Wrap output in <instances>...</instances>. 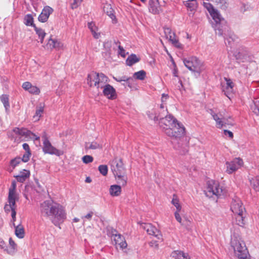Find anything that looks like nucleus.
I'll list each match as a JSON object with an SVG mask.
<instances>
[{
  "mask_svg": "<svg viewBox=\"0 0 259 259\" xmlns=\"http://www.w3.org/2000/svg\"><path fill=\"white\" fill-rule=\"evenodd\" d=\"M16 183L15 181H12L11 187L9 190L8 202L5 205L4 209L6 213H8L11 212L12 217V222L13 225L15 227V235L19 238H23L24 237V227L21 225L15 226V222L16 218V201L18 199V196L16 192Z\"/></svg>",
  "mask_w": 259,
  "mask_h": 259,
  "instance_id": "f257e3e1",
  "label": "nucleus"
},
{
  "mask_svg": "<svg viewBox=\"0 0 259 259\" xmlns=\"http://www.w3.org/2000/svg\"><path fill=\"white\" fill-rule=\"evenodd\" d=\"M111 171L118 184L124 186L126 185L127 178L126 169L121 158L115 157L109 162Z\"/></svg>",
  "mask_w": 259,
  "mask_h": 259,
  "instance_id": "f03ea898",
  "label": "nucleus"
},
{
  "mask_svg": "<svg viewBox=\"0 0 259 259\" xmlns=\"http://www.w3.org/2000/svg\"><path fill=\"white\" fill-rule=\"evenodd\" d=\"M108 77L104 74L92 71L87 76V83L90 88H95L99 94L103 85L108 82Z\"/></svg>",
  "mask_w": 259,
  "mask_h": 259,
  "instance_id": "7ed1b4c3",
  "label": "nucleus"
},
{
  "mask_svg": "<svg viewBox=\"0 0 259 259\" xmlns=\"http://www.w3.org/2000/svg\"><path fill=\"white\" fill-rule=\"evenodd\" d=\"M231 246L238 259H250L245 244L239 237L233 236L232 237Z\"/></svg>",
  "mask_w": 259,
  "mask_h": 259,
  "instance_id": "20e7f679",
  "label": "nucleus"
},
{
  "mask_svg": "<svg viewBox=\"0 0 259 259\" xmlns=\"http://www.w3.org/2000/svg\"><path fill=\"white\" fill-rule=\"evenodd\" d=\"M66 218V213L64 207L58 203H55L50 219L56 225L59 222H63Z\"/></svg>",
  "mask_w": 259,
  "mask_h": 259,
  "instance_id": "39448f33",
  "label": "nucleus"
},
{
  "mask_svg": "<svg viewBox=\"0 0 259 259\" xmlns=\"http://www.w3.org/2000/svg\"><path fill=\"white\" fill-rule=\"evenodd\" d=\"M66 218V213L64 207L58 203H55L50 219L56 225L59 222H63Z\"/></svg>",
  "mask_w": 259,
  "mask_h": 259,
  "instance_id": "423d86ee",
  "label": "nucleus"
},
{
  "mask_svg": "<svg viewBox=\"0 0 259 259\" xmlns=\"http://www.w3.org/2000/svg\"><path fill=\"white\" fill-rule=\"evenodd\" d=\"M205 192L206 195L208 197H212L214 196L218 197L222 193V189L218 182L209 180L207 182Z\"/></svg>",
  "mask_w": 259,
  "mask_h": 259,
  "instance_id": "0eeeda50",
  "label": "nucleus"
},
{
  "mask_svg": "<svg viewBox=\"0 0 259 259\" xmlns=\"http://www.w3.org/2000/svg\"><path fill=\"white\" fill-rule=\"evenodd\" d=\"M179 121L174 116L171 115H166L164 118L161 119L160 124V126L163 128V130L166 135H172L170 128L175 126V125L178 123Z\"/></svg>",
  "mask_w": 259,
  "mask_h": 259,
  "instance_id": "6e6552de",
  "label": "nucleus"
},
{
  "mask_svg": "<svg viewBox=\"0 0 259 259\" xmlns=\"http://www.w3.org/2000/svg\"><path fill=\"white\" fill-rule=\"evenodd\" d=\"M43 139V148L42 150L45 153H48L52 155H56L60 156L63 154V152L60 150L57 149L53 147L49 141L46 133L42 137Z\"/></svg>",
  "mask_w": 259,
  "mask_h": 259,
  "instance_id": "1a4fd4ad",
  "label": "nucleus"
},
{
  "mask_svg": "<svg viewBox=\"0 0 259 259\" xmlns=\"http://www.w3.org/2000/svg\"><path fill=\"white\" fill-rule=\"evenodd\" d=\"M210 113L212 115L213 119L215 121L216 126L219 128H221L223 127H230V126L234 125L232 122L229 121L228 119L223 117L220 113H215L212 110H210Z\"/></svg>",
  "mask_w": 259,
  "mask_h": 259,
  "instance_id": "9d476101",
  "label": "nucleus"
},
{
  "mask_svg": "<svg viewBox=\"0 0 259 259\" xmlns=\"http://www.w3.org/2000/svg\"><path fill=\"white\" fill-rule=\"evenodd\" d=\"M13 131L16 134L24 137L26 141L30 140L38 141L40 139L39 136L26 128L15 127Z\"/></svg>",
  "mask_w": 259,
  "mask_h": 259,
  "instance_id": "9b49d317",
  "label": "nucleus"
},
{
  "mask_svg": "<svg viewBox=\"0 0 259 259\" xmlns=\"http://www.w3.org/2000/svg\"><path fill=\"white\" fill-rule=\"evenodd\" d=\"M185 66L190 70L198 72L200 69V62L195 57L186 58L183 61Z\"/></svg>",
  "mask_w": 259,
  "mask_h": 259,
  "instance_id": "f8f14e48",
  "label": "nucleus"
},
{
  "mask_svg": "<svg viewBox=\"0 0 259 259\" xmlns=\"http://www.w3.org/2000/svg\"><path fill=\"white\" fill-rule=\"evenodd\" d=\"M243 165L242 159L240 158H236L231 161L226 162V171L229 174H231L241 167Z\"/></svg>",
  "mask_w": 259,
  "mask_h": 259,
  "instance_id": "ddd939ff",
  "label": "nucleus"
},
{
  "mask_svg": "<svg viewBox=\"0 0 259 259\" xmlns=\"http://www.w3.org/2000/svg\"><path fill=\"white\" fill-rule=\"evenodd\" d=\"M55 203L50 201H45L41 203L40 210L41 215L50 219L54 210Z\"/></svg>",
  "mask_w": 259,
  "mask_h": 259,
  "instance_id": "4468645a",
  "label": "nucleus"
},
{
  "mask_svg": "<svg viewBox=\"0 0 259 259\" xmlns=\"http://www.w3.org/2000/svg\"><path fill=\"white\" fill-rule=\"evenodd\" d=\"M111 238L114 242V244L117 246L118 245L121 249H124L127 247V243L125 238L120 234L117 233L116 230L111 231Z\"/></svg>",
  "mask_w": 259,
  "mask_h": 259,
  "instance_id": "2eb2a0df",
  "label": "nucleus"
},
{
  "mask_svg": "<svg viewBox=\"0 0 259 259\" xmlns=\"http://www.w3.org/2000/svg\"><path fill=\"white\" fill-rule=\"evenodd\" d=\"M172 135H166L168 137L174 138H180L185 135V128L184 125L180 122L177 123L175 126L171 127L170 128Z\"/></svg>",
  "mask_w": 259,
  "mask_h": 259,
  "instance_id": "dca6fc26",
  "label": "nucleus"
},
{
  "mask_svg": "<svg viewBox=\"0 0 259 259\" xmlns=\"http://www.w3.org/2000/svg\"><path fill=\"white\" fill-rule=\"evenodd\" d=\"M143 229L150 235L155 236L157 239L162 241V235L160 231L151 224H145Z\"/></svg>",
  "mask_w": 259,
  "mask_h": 259,
  "instance_id": "f3484780",
  "label": "nucleus"
},
{
  "mask_svg": "<svg viewBox=\"0 0 259 259\" xmlns=\"http://www.w3.org/2000/svg\"><path fill=\"white\" fill-rule=\"evenodd\" d=\"M224 79L226 82L222 83V89L223 92H224L225 95L229 98H230V96L233 93L234 83L230 78L224 77Z\"/></svg>",
  "mask_w": 259,
  "mask_h": 259,
  "instance_id": "a211bd4d",
  "label": "nucleus"
},
{
  "mask_svg": "<svg viewBox=\"0 0 259 259\" xmlns=\"http://www.w3.org/2000/svg\"><path fill=\"white\" fill-rule=\"evenodd\" d=\"M103 86L104 87L102 88V90H103V94L105 97L110 100L116 98L117 95L115 89L112 85L107 83Z\"/></svg>",
  "mask_w": 259,
  "mask_h": 259,
  "instance_id": "6ab92c4d",
  "label": "nucleus"
},
{
  "mask_svg": "<svg viewBox=\"0 0 259 259\" xmlns=\"http://www.w3.org/2000/svg\"><path fill=\"white\" fill-rule=\"evenodd\" d=\"M230 208L234 214L245 212V208L241 201L238 198L233 200L231 204Z\"/></svg>",
  "mask_w": 259,
  "mask_h": 259,
  "instance_id": "aec40b11",
  "label": "nucleus"
},
{
  "mask_svg": "<svg viewBox=\"0 0 259 259\" xmlns=\"http://www.w3.org/2000/svg\"><path fill=\"white\" fill-rule=\"evenodd\" d=\"M164 32L166 38L169 39V40L174 46L178 48H182V44L179 42L175 33L172 32L169 28H164Z\"/></svg>",
  "mask_w": 259,
  "mask_h": 259,
  "instance_id": "412c9836",
  "label": "nucleus"
},
{
  "mask_svg": "<svg viewBox=\"0 0 259 259\" xmlns=\"http://www.w3.org/2000/svg\"><path fill=\"white\" fill-rule=\"evenodd\" d=\"M47 47L49 49H55L57 50H64L65 46L61 41L50 38L47 44Z\"/></svg>",
  "mask_w": 259,
  "mask_h": 259,
  "instance_id": "4be33fe9",
  "label": "nucleus"
},
{
  "mask_svg": "<svg viewBox=\"0 0 259 259\" xmlns=\"http://www.w3.org/2000/svg\"><path fill=\"white\" fill-rule=\"evenodd\" d=\"M53 9L50 6H45L38 16V20L41 22H47L50 15L53 12Z\"/></svg>",
  "mask_w": 259,
  "mask_h": 259,
  "instance_id": "5701e85b",
  "label": "nucleus"
},
{
  "mask_svg": "<svg viewBox=\"0 0 259 259\" xmlns=\"http://www.w3.org/2000/svg\"><path fill=\"white\" fill-rule=\"evenodd\" d=\"M103 11L111 19L113 24L117 23V19L114 14V11L110 4H105L103 7Z\"/></svg>",
  "mask_w": 259,
  "mask_h": 259,
  "instance_id": "b1692460",
  "label": "nucleus"
},
{
  "mask_svg": "<svg viewBox=\"0 0 259 259\" xmlns=\"http://www.w3.org/2000/svg\"><path fill=\"white\" fill-rule=\"evenodd\" d=\"M30 172L28 170L23 169L20 174L14 176L18 182L23 183L30 177Z\"/></svg>",
  "mask_w": 259,
  "mask_h": 259,
  "instance_id": "393cba45",
  "label": "nucleus"
},
{
  "mask_svg": "<svg viewBox=\"0 0 259 259\" xmlns=\"http://www.w3.org/2000/svg\"><path fill=\"white\" fill-rule=\"evenodd\" d=\"M171 256L175 259H191L188 253L180 250H175L172 252Z\"/></svg>",
  "mask_w": 259,
  "mask_h": 259,
  "instance_id": "a878e982",
  "label": "nucleus"
},
{
  "mask_svg": "<svg viewBox=\"0 0 259 259\" xmlns=\"http://www.w3.org/2000/svg\"><path fill=\"white\" fill-rule=\"evenodd\" d=\"M88 28L91 30L92 35L96 39H98L100 36V33L97 32L98 30V27L96 25L95 23L93 22H89L88 23Z\"/></svg>",
  "mask_w": 259,
  "mask_h": 259,
  "instance_id": "bb28decb",
  "label": "nucleus"
},
{
  "mask_svg": "<svg viewBox=\"0 0 259 259\" xmlns=\"http://www.w3.org/2000/svg\"><path fill=\"white\" fill-rule=\"evenodd\" d=\"M121 192V187L119 185H111L109 189V193L112 196H118L120 195Z\"/></svg>",
  "mask_w": 259,
  "mask_h": 259,
  "instance_id": "cd10ccee",
  "label": "nucleus"
},
{
  "mask_svg": "<svg viewBox=\"0 0 259 259\" xmlns=\"http://www.w3.org/2000/svg\"><path fill=\"white\" fill-rule=\"evenodd\" d=\"M139 61L140 59L135 54H132L126 59V64L127 66H131Z\"/></svg>",
  "mask_w": 259,
  "mask_h": 259,
  "instance_id": "c85d7f7f",
  "label": "nucleus"
},
{
  "mask_svg": "<svg viewBox=\"0 0 259 259\" xmlns=\"http://www.w3.org/2000/svg\"><path fill=\"white\" fill-rule=\"evenodd\" d=\"M171 203L176 207V210L181 211L182 205H181L179 199L176 194H173Z\"/></svg>",
  "mask_w": 259,
  "mask_h": 259,
  "instance_id": "c756f323",
  "label": "nucleus"
},
{
  "mask_svg": "<svg viewBox=\"0 0 259 259\" xmlns=\"http://www.w3.org/2000/svg\"><path fill=\"white\" fill-rule=\"evenodd\" d=\"M245 212L235 214L236 215L235 219L236 223L240 226H243L245 224Z\"/></svg>",
  "mask_w": 259,
  "mask_h": 259,
  "instance_id": "7c9ffc66",
  "label": "nucleus"
},
{
  "mask_svg": "<svg viewBox=\"0 0 259 259\" xmlns=\"http://www.w3.org/2000/svg\"><path fill=\"white\" fill-rule=\"evenodd\" d=\"M185 6L190 11H193L197 7V2L196 0H188L186 2Z\"/></svg>",
  "mask_w": 259,
  "mask_h": 259,
  "instance_id": "2f4dec72",
  "label": "nucleus"
},
{
  "mask_svg": "<svg viewBox=\"0 0 259 259\" xmlns=\"http://www.w3.org/2000/svg\"><path fill=\"white\" fill-rule=\"evenodd\" d=\"M158 0H149V10L154 14L158 12Z\"/></svg>",
  "mask_w": 259,
  "mask_h": 259,
  "instance_id": "473e14b6",
  "label": "nucleus"
},
{
  "mask_svg": "<svg viewBox=\"0 0 259 259\" xmlns=\"http://www.w3.org/2000/svg\"><path fill=\"white\" fill-rule=\"evenodd\" d=\"M1 102L3 103L6 111H8L10 108L9 99L7 95H2L0 97Z\"/></svg>",
  "mask_w": 259,
  "mask_h": 259,
  "instance_id": "72a5a7b5",
  "label": "nucleus"
},
{
  "mask_svg": "<svg viewBox=\"0 0 259 259\" xmlns=\"http://www.w3.org/2000/svg\"><path fill=\"white\" fill-rule=\"evenodd\" d=\"M146 76V72L143 70H140L139 71L134 73L133 77L137 79L143 80H144Z\"/></svg>",
  "mask_w": 259,
  "mask_h": 259,
  "instance_id": "f704fd0d",
  "label": "nucleus"
},
{
  "mask_svg": "<svg viewBox=\"0 0 259 259\" xmlns=\"http://www.w3.org/2000/svg\"><path fill=\"white\" fill-rule=\"evenodd\" d=\"M210 15L216 23H220L223 19L219 13L216 10L211 12Z\"/></svg>",
  "mask_w": 259,
  "mask_h": 259,
  "instance_id": "c9c22d12",
  "label": "nucleus"
},
{
  "mask_svg": "<svg viewBox=\"0 0 259 259\" xmlns=\"http://www.w3.org/2000/svg\"><path fill=\"white\" fill-rule=\"evenodd\" d=\"M34 28L36 34L40 38V41L42 44L43 42L44 39L46 36V33H45V31L41 28H37L36 26H34Z\"/></svg>",
  "mask_w": 259,
  "mask_h": 259,
  "instance_id": "e433bc0d",
  "label": "nucleus"
},
{
  "mask_svg": "<svg viewBox=\"0 0 259 259\" xmlns=\"http://www.w3.org/2000/svg\"><path fill=\"white\" fill-rule=\"evenodd\" d=\"M250 185L256 191L258 190L259 179L257 177L250 179Z\"/></svg>",
  "mask_w": 259,
  "mask_h": 259,
  "instance_id": "4c0bfd02",
  "label": "nucleus"
},
{
  "mask_svg": "<svg viewBox=\"0 0 259 259\" xmlns=\"http://www.w3.org/2000/svg\"><path fill=\"white\" fill-rule=\"evenodd\" d=\"M101 148L102 146L96 142H92L86 144V148L87 149L95 150L101 149Z\"/></svg>",
  "mask_w": 259,
  "mask_h": 259,
  "instance_id": "58836bf2",
  "label": "nucleus"
},
{
  "mask_svg": "<svg viewBox=\"0 0 259 259\" xmlns=\"http://www.w3.org/2000/svg\"><path fill=\"white\" fill-rule=\"evenodd\" d=\"M25 23L27 26H31L33 27H34V26H36L33 23V18L31 15H27L25 16Z\"/></svg>",
  "mask_w": 259,
  "mask_h": 259,
  "instance_id": "ea45409f",
  "label": "nucleus"
},
{
  "mask_svg": "<svg viewBox=\"0 0 259 259\" xmlns=\"http://www.w3.org/2000/svg\"><path fill=\"white\" fill-rule=\"evenodd\" d=\"M43 112L44 108L42 107H39L36 109L35 115L33 117L35 121H38L39 120Z\"/></svg>",
  "mask_w": 259,
  "mask_h": 259,
  "instance_id": "a19ab883",
  "label": "nucleus"
},
{
  "mask_svg": "<svg viewBox=\"0 0 259 259\" xmlns=\"http://www.w3.org/2000/svg\"><path fill=\"white\" fill-rule=\"evenodd\" d=\"M98 170L100 173L103 176H107L108 171V166L107 165H100L98 167Z\"/></svg>",
  "mask_w": 259,
  "mask_h": 259,
  "instance_id": "79ce46f5",
  "label": "nucleus"
},
{
  "mask_svg": "<svg viewBox=\"0 0 259 259\" xmlns=\"http://www.w3.org/2000/svg\"><path fill=\"white\" fill-rule=\"evenodd\" d=\"M22 161L21 158L20 157H16L11 161L10 164L13 168L14 169Z\"/></svg>",
  "mask_w": 259,
  "mask_h": 259,
  "instance_id": "37998d69",
  "label": "nucleus"
},
{
  "mask_svg": "<svg viewBox=\"0 0 259 259\" xmlns=\"http://www.w3.org/2000/svg\"><path fill=\"white\" fill-rule=\"evenodd\" d=\"M251 109L253 111V112L258 115L259 113V108L257 105V101H253L252 104L251 105Z\"/></svg>",
  "mask_w": 259,
  "mask_h": 259,
  "instance_id": "c03bdc74",
  "label": "nucleus"
},
{
  "mask_svg": "<svg viewBox=\"0 0 259 259\" xmlns=\"http://www.w3.org/2000/svg\"><path fill=\"white\" fill-rule=\"evenodd\" d=\"M94 158L91 155H85L82 157V160L83 163L85 164H88L91 162H92L93 161Z\"/></svg>",
  "mask_w": 259,
  "mask_h": 259,
  "instance_id": "a18cd8bd",
  "label": "nucleus"
},
{
  "mask_svg": "<svg viewBox=\"0 0 259 259\" xmlns=\"http://www.w3.org/2000/svg\"><path fill=\"white\" fill-rule=\"evenodd\" d=\"M28 92L32 94L38 95L40 93V90L37 87L32 85Z\"/></svg>",
  "mask_w": 259,
  "mask_h": 259,
  "instance_id": "49530a36",
  "label": "nucleus"
},
{
  "mask_svg": "<svg viewBox=\"0 0 259 259\" xmlns=\"http://www.w3.org/2000/svg\"><path fill=\"white\" fill-rule=\"evenodd\" d=\"M31 155V152H25L21 159L22 161L24 162H27L29 161Z\"/></svg>",
  "mask_w": 259,
  "mask_h": 259,
  "instance_id": "de8ad7c7",
  "label": "nucleus"
},
{
  "mask_svg": "<svg viewBox=\"0 0 259 259\" xmlns=\"http://www.w3.org/2000/svg\"><path fill=\"white\" fill-rule=\"evenodd\" d=\"M203 6L208 10L209 13L215 10L213 6L209 3L204 2Z\"/></svg>",
  "mask_w": 259,
  "mask_h": 259,
  "instance_id": "09e8293b",
  "label": "nucleus"
},
{
  "mask_svg": "<svg viewBox=\"0 0 259 259\" xmlns=\"http://www.w3.org/2000/svg\"><path fill=\"white\" fill-rule=\"evenodd\" d=\"M83 0H74L73 2L71 4V8L72 9H76L79 6Z\"/></svg>",
  "mask_w": 259,
  "mask_h": 259,
  "instance_id": "8fccbe9b",
  "label": "nucleus"
},
{
  "mask_svg": "<svg viewBox=\"0 0 259 259\" xmlns=\"http://www.w3.org/2000/svg\"><path fill=\"white\" fill-rule=\"evenodd\" d=\"M181 211L176 210L175 213V217L176 220L181 225H182V219L180 215Z\"/></svg>",
  "mask_w": 259,
  "mask_h": 259,
  "instance_id": "3c124183",
  "label": "nucleus"
},
{
  "mask_svg": "<svg viewBox=\"0 0 259 259\" xmlns=\"http://www.w3.org/2000/svg\"><path fill=\"white\" fill-rule=\"evenodd\" d=\"M115 80L118 82H121V81H128L130 80H133V79L131 77H128L125 76H122L120 77H118L115 78Z\"/></svg>",
  "mask_w": 259,
  "mask_h": 259,
  "instance_id": "603ef678",
  "label": "nucleus"
},
{
  "mask_svg": "<svg viewBox=\"0 0 259 259\" xmlns=\"http://www.w3.org/2000/svg\"><path fill=\"white\" fill-rule=\"evenodd\" d=\"M32 85L30 82L26 81L22 84V87L24 90L29 91Z\"/></svg>",
  "mask_w": 259,
  "mask_h": 259,
  "instance_id": "864d4df0",
  "label": "nucleus"
},
{
  "mask_svg": "<svg viewBox=\"0 0 259 259\" xmlns=\"http://www.w3.org/2000/svg\"><path fill=\"white\" fill-rule=\"evenodd\" d=\"M119 49V54L121 55V56L123 57H125V50L124 49L120 46H118Z\"/></svg>",
  "mask_w": 259,
  "mask_h": 259,
  "instance_id": "5fc2aeb1",
  "label": "nucleus"
},
{
  "mask_svg": "<svg viewBox=\"0 0 259 259\" xmlns=\"http://www.w3.org/2000/svg\"><path fill=\"white\" fill-rule=\"evenodd\" d=\"M224 133L226 136L228 135V136L231 139L233 138V134L230 131L225 130L224 131Z\"/></svg>",
  "mask_w": 259,
  "mask_h": 259,
  "instance_id": "6e6d98bb",
  "label": "nucleus"
},
{
  "mask_svg": "<svg viewBox=\"0 0 259 259\" xmlns=\"http://www.w3.org/2000/svg\"><path fill=\"white\" fill-rule=\"evenodd\" d=\"M149 244L150 246L154 247L155 248H158L159 246L158 243L155 241H151Z\"/></svg>",
  "mask_w": 259,
  "mask_h": 259,
  "instance_id": "4d7b16f0",
  "label": "nucleus"
},
{
  "mask_svg": "<svg viewBox=\"0 0 259 259\" xmlns=\"http://www.w3.org/2000/svg\"><path fill=\"white\" fill-rule=\"evenodd\" d=\"M9 244L14 250L15 249L17 245L12 238H10L9 239Z\"/></svg>",
  "mask_w": 259,
  "mask_h": 259,
  "instance_id": "13d9d810",
  "label": "nucleus"
},
{
  "mask_svg": "<svg viewBox=\"0 0 259 259\" xmlns=\"http://www.w3.org/2000/svg\"><path fill=\"white\" fill-rule=\"evenodd\" d=\"M169 96L168 95V94H163L162 95V97H161V102L162 103H164L166 101V100L168 99Z\"/></svg>",
  "mask_w": 259,
  "mask_h": 259,
  "instance_id": "bf43d9fd",
  "label": "nucleus"
},
{
  "mask_svg": "<svg viewBox=\"0 0 259 259\" xmlns=\"http://www.w3.org/2000/svg\"><path fill=\"white\" fill-rule=\"evenodd\" d=\"M23 148L25 150L26 152H31L29 146L27 143H24L22 145Z\"/></svg>",
  "mask_w": 259,
  "mask_h": 259,
  "instance_id": "052dcab7",
  "label": "nucleus"
},
{
  "mask_svg": "<svg viewBox=\"0 0 259 259\" xmlns=\"http://www.w3.org/2000/svg\"><path fill=\"white\" fill-rule=\"evenodd\" d=\"M236 57L237 60L244 62V56L241 57L240 53H238V54L236 55Z\"/></svg>",
  "mask_w": 259,
  "mask_h": 259,
  "instance_id": "680f3d73",
  "label": "nucleus"
},
{
  "mask_svg": "<svg viewBox=\"0 0 259 259\" xmlns=\"http://www.w3.org/2000/svg\"><path fill=\"white\" fill-rule=\"evenodd\" d=\"M93 214V212L91 211V212H89V213H88L87 215H85L84 217V218H86L88 220H90L92 218Z\"/></svg>",
  "mask_w": 259,
  "mask_h": 259,
  "instance_id": "e2e57ef3",
  "label": "nucleus"
},
{
  "mask_svg": "<svg viewBox=\"0 0 259 259\" xmlns=\"http://www.w3.org/2000/svg\"><path fill=\"white\" fill-rule=\"evenodd\" d=\"M5 246V243L3 240H0V247L4 248Z\"/></svg>",
  "mask_w": 259,
  "mask_h": 259,
  "instance_id": "0e129e2a",
  "label": "nucleus"
},
{
  "mask_svg": "<svg viewBox=\"0 0 259 259\" xmlns=\"http://www.w3.org/2000/svg\"><path fill=\"white\" fill-rule=\"evenodd\" d=\"M173 74L175 76H178V69L177 68H175L173 71Z\"/></svg>",
  "mask_w": 259,
  "mask_h": 259,
  "instance_id": "69168bd1",
  "label": "nucleus"
},
{
  "mask_svg": "<svg viewBox=\"0 0 259 259\" xmlns=\"http://www.w3.org/2000/svg\"><path fill=\"white\" fill-rule=\"evenodd\" d=\"M131 81H132V80H130V81H126V83H127V86H128L130 88H132Z\"/></svg>",
  "mask_w": 259,
  "mask_h": 259,
  "instance_id": "338daca9",
  "label": "nucleus"
},
{
  "mask_svg": "<svg viewBox=\"0 0 259 259\" xmlns=\"http://www.w3.org/2000/svg\"><path fill=\"white\" fill-rule=\"evenodd\" d=\"M91 181H92V180L90 177H87L85 179V182L87 183H91Z\"/></svg>",
  "mask_w": 259,
  "mask_h": 259,
  "instance_id": "774afa93",
  "label": "nucleus"
}]
</instances>
